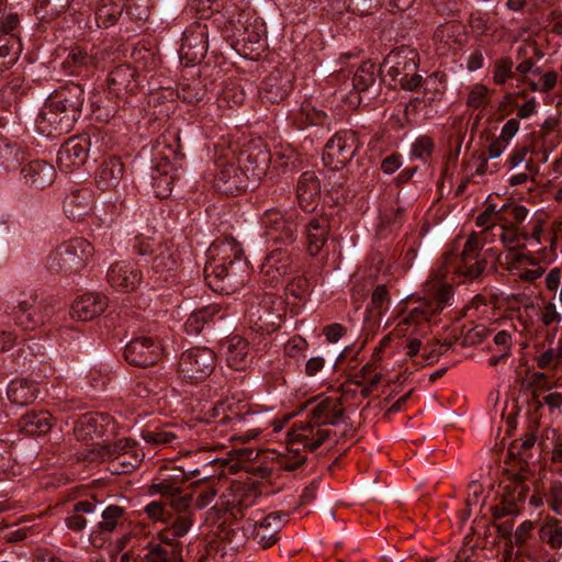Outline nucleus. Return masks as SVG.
I'll return each instance as SVG.
<instances>
[{
    "instance_id": "obj_11",
    "label": "nucleus",
    "mask_w": 562,
    "mask_h": 562,
    "mask_svg": "<svg viewBox=\"0 0 562 562\" xmlns=\"http://www.w3.org/2000/svg\"><path fill=\"white\" fill-rule=\"evenodd\" d=\"M216 356L207 347H193L182 352L179 360V375L181 379L198 383L207 378L215 369Z\"/></svg>"
},
{
    "instance_id": "obj_63",
    "label": "nucleus",
    "mask_w": 562,
    "mask_h": 562,
    "mask_svg": "<svg viewBox=\"0 0 562 562\" xmlns=\"http://www.w3.org/2000/svg\"><path fill=\"white\" fill-rule=\"evenodd\" d=\"M144 513L154 521H161L166 524L168 519V515L170 512H167L164 505L158 501H151L144 507Z\"/></svg>"
},
{
    "instance_id": "obj_10",
    "label": "nucleus",
    "mask_w": 562,
    "mask_h": 562,
    "mask_svg": "<svg viewBox=\"0 0 562 562\" xmlns=\"http://www.w3.org/2000/svg\"><path fill=\"white\" fill-rule=\"evenodd\" d=\"M204 274L214 291L229 294L241 288L249 278L247 260L237 259L231 265L205 263Z\"/></svg>"
},
{
    "instance_id": "obj_29",
    "label": "nucleus",
    "mask_w": 562,
    "mask_h": 562,
    "mask_svg": "<svg viewBox=\"0 0 562 562\" xmlns=\"http://www.w3.org/2000/svg\"><path fill=\"white\" fill-rule=\"evenodd\" d=\"M124 175L123 164L117 158L105 159L95 175V183L101 190H114Z\"/></svg>"
},
{
    "instance_id": "obj_30",
    "label": "nucleus",
    "mask_w": 562,
    "mask_h": 562,
    "mask_svg": "<svg viewBox=\"0 0 562 562\" xmlns=\"http://www.w3.org/2000/svg\"><path fill=\"white\" fill-rule=\"evenodd\" d=\"M225 357L228 367L234 370H243L250 363L249 346L240 336L228 338L225 344Z\"/></svg>"
},
{
    "instance_id": "obj_13",
    "label": "nucleus",
    "mask_w": 562,
    "mask_h": 562,
    "mask_svg": "<svg viewBox=\"0 0 562 562\" xmlns=\"http://www.w3.org/2000/svg\"><path fill=\"white\" fill-rule=\"evenodd\" d=\"M166 527L159 532L161 541L177 544V540L187 536L194 525L192 499L179 498L172 513L168 515Z\"/></svg>"
},
{
    "instance_id": "obj_51",
    "label": "nucleus",
    "mask_w": 562,
    "mask_h": 562,
    "mask_svg": "<svg viewBox=\"0 0 562 562\" xmlns=\"http://www.w3.org/2000/svg\"><path fill=\"white\" fill-rule=\"evenodd\" d=\"M103 53H87L81 49H74L69 55L68 59L75 66L86 67V68H100L102 66Z\"/></svg>"
},
{
    "instance_id": "obj_43",
    "label": "nucleus",
    "mask_w": 562,
    "mask_h": 562,
    "mask_svg": "<svg viewBox=\"0 0 562 562\" xmlns=\"http://www.w3.org/2000/svg\"><path fill=\"white\" fill-rule=\"evenodd\" d=\"M492 90L483 83H474L467 90L465 104L472 110L484 111L491 105Z\"/></svg>"
},
{
    "instance_id": "obj_40",
    "label": "nucleus",
    "mask_w": 562,
    "mask_h": 562,
    "mask_svg": "<svg viewBox=\"0 0 562 562\" xmlns=\"http://www.w3.org/2000/svg\"><path fill=\"white\" fill-rule=\"evenodd\" d=\"M142 438L156 447L175 448L180 442V436L171 428L147 427L142 430Z\"/></svg>"
},
{
    "instance_id": "obj_25",
    "label": "nucleus",
    "mask_w": 562,
    "mask_h": 562,
    "mask_svg": "<svg viewBox=\"0 0 562 562\" xmlns=\"http://www.w3.org/2000/svg\"><path fill=\"white\" fill-rule=\"evenodd\" d=\"M139 86L137 72L128 65H120L108 77L109 93L121 98L127 92H134Z\"/></svg>"
},
{
    "instance_id": "obj_26",
    "label": "nucleus",
    "mask_w": 562,
    "mask_h": 562,
    "mask_svg": "<svg viewBox=\"0 0 562 562\" xmlns=\"http://www.w3.org/2000/svg\"><path fill=\"white\" fill-rule=\"evenodd\" d=\"M533 398L539 406L547 405L550 409L562 407V393L549 385L548 378L542 372L532 375Z\"/></svg>"
},
{
    "instance_id": "obj_17",
    "label": "nucleus",
    "mask_w": 562,
    "mask_h": 562,
    "mask_svg": "<svg viewBox=\"0 0 562 562\" xmlns=\"http://www.w3.org/2000/svg\"><path fill=\"white\" fill-rule=\"evenodd\" d=\"M329 430L310 416L308 420L296 422L289 431V445L302 446L304 449L314 451L328 438Z\"/></svg>"
},
{
    "instance_id": "obj_34",
    "label": "nucleus",
    "mask_w": 562,
    "mask_h": 562,
    "mask_svg": "<svg viewBox=\"0 0 562 562\" xmlns=\"http://www.w3.org/2000/svg\"><path fill=\"white\" fill-rule=\"evenodd\" d=\"M40 390L33 380L15 379L7 387V395L15 405H27L38 396Z\"/></svg>"
},
{
    "instance_id": "obj_41",
    "label": "nucleus",
    "mask_w": 562,
    "mask_h": 562,
    "mask_svg": "<svg viewBox=\"0 0 562 562\" xmlns=\"http://www.w3.org/2000/svg\"><path fill=\"white\" fill-rule=\"evenodd\" d=\"M514 335H516V330L508 329H502L493 335L492 340L495 349L494 353L488 359L490 366H496L512 355Z\"/></svg>"
},
{
    "instance_id": "obj_22",
    "label": "nucleus",
    "mask_w": 562,
    "mask_h": 562,
    "mask_svg": "<svg viewBox=\"0 0 562 562\" xmlns=\"http://www.w3.org/2000/svg\"><path fill=\"white\" fill-rule=\"evenodd\" d=\"M89 140L87 137L69 138L58 150L59 168L67 171L72 167L83 165L88 157Z\"/></svg>"
},
{
    "instance_id": "obj_28",
    "label": "nucleus",
    "mask_w": 562,
    "mask_h": 562,
    "mask_svg": "<svg viewBox=\"0 0 562 562\" xmlns=\"http://www.w3.org/2000/svg\"><path fill=\"white\" fill-rule=\"evenodd\" d=\"M329 220L326 216L313 217L306 225L307 251L311 256L321 252L329 236Z\"/></svg>"
},
{
    "instance_id": "obj_39",
    "label": "nucleus",
    "mask_w": 562,
    "mask_h": 562,
    "mask_svg": "<svg viewBox=\"0 0 562 562\" xmlns=\"http://www.w3.org/2000/svg\"><path fill=\"white\" fill-rule=\"evenodd\" d=\"M326 113L317 110L312 101L305 100L297 110L291 114L292 122L301 130L312 125H321L326 121Z\"/></svg>"
},
{
    "instance_id": "obj_48",
    "label": "nucleus",
    "mask_w": 562,
    "mask_h": 562,
    "mask_svg": "<svg viewBox=\"0 0 562 562\" xmlns=\"http://www.w3.org/2000/svg\"><path fill=\"white\" fill-rule=\"evenodd\" d=\"M20 53L21 43L15 34L0 36V59H3L1 66H12L18 60Z\"/></svg>"
},
{
    "instance_id": "obj_3",
    "label": "nucleus",
    "mask_w": 562,
    "mask_h": 562,
    "mask_svg": "<svg viewBox=\"0 0 562 562\" xmlns=\"http://www.w3.org/2000/svg\"><path fill=\"white\" fill-rule=\"evenodd\" d=\"M116 423L106 413H88L82 415L74 427V434L78 440H91V447L81 452V458L89 461H105L131 454L134 463L130 462L132 467L138 464L144 453L136 450V442L128 438L116 440L112 445H104L95 441L103 437L113 436L116 432Z\"/></svg>"
},
{
    "instance_id": "obj_19",
    "label": "nucleus",
    "mask_w": 562,
    "mask_h": 562,
    "mask_svg": "<svg viewBox=\"0 0 562 562\" xmlns=\"http://www.w3.org/2000/svg\"><path fill=\"white\" fill-rule=\"evenodd\" d=\"M143 273L133 260L117 261L108 270V281L119 291H134L142 282Z\"/></svg>"
},
{
    "instance_id": "obj_18",
    "label": "nucleus",
    "mask_w": 562,
    "mask_h": 562,
    "mask_svg": "<svg viewBox=\"0 0 562 562\" xmlns=\"http://www.w3.org/2000/svg\"><path fill=\"white\" fill-rule=\"evenodd\" d=\"M257 515L250 518L254 521V539L261 549H268L279 540L278 532L284 526L286 515L280 512L270 513L263 518H257Z\"/></svg>"
},
{
    "instance_id": "obj_42",
    "label": "nucleus",
    "mask_w": 562,
    "mask_h": 562,
    "mask_svg": "<svg viewBox=\"0 0 562 562\" xmlns=\"http://www.w3.org/2000/svg\"><path fill=\"white\" fill-rule=\"evenodd\" d=\"M125 510L117 505H109L101 512V520L97 529L101 533H110L123 526Z\"/></svg>"
},
{
    "instance_id": "obj_59",
    "label": "nucleus",
    "mask_w": 562,
    "mask_h": 562,
    "mask_svg": "<svg viewBox=\"0 0 562 562\" xmlns=\"http://www.w3.org/2000/svg\"><path fill=\"white\" fill-rule=\"evenodd\" d=\"M544 437L543 448L551 449L553 462L562 463V434L555 429H546Z\"/></svg>"
},
{
    "instance_id": "obj_5",
    "label": "nucleus",
    "mask_w": 562,
    "mask_h": 562,
    "mask_svg": "<svg viewBox=\"0 0 562 562\" xmlns=\"http://www.w3.org/2000/svg\"><path fill=\"white\" fill-rule=\"evenodd\" d=\"M268 157L266 154H249L239 158L238 164L233 161L221 165L214 180V187L224 194H236L255 188L267 175Z\"/></svg>"
},
{
    "instance_id": "obj_20",
    "label": "nucleus",
    "mask_w": 562,
    "mask_h": 562,
    "mask_svg": "<svg viewBox=\"0 0 562 562\" xmlns=\"http://www.w3.org/2000/svg\"><path fill=\"white\" fill-rule=\"evenodd\" d=\"M254 415L247 402L235 397L220 402L212 409L213 422L221 425H237Z\"/></svg>"
},
{
    "instance_id": "obj_55",
    "label": "nucleus",
    "mask_w": 562,
    "mask_h": 562,
    "mask_svg": "<svg viewBox=\"0 0 562 562\" xmlns=\"http://www.w3.org/2000/svg\"><path fill=\"white\" fill-rule=\"evenodd\" d=\"M20 156L21 153L16 145H0V160L5 170L11 171L16 169L23 160V157Z\"/></svg>"
},
{
    "instance_id": "obj_38",
    "label": "nucleus",
    "mask_w": 562,
    "mask_h": 562,
    "mask_svg": "<svg viewBox=\"0 0 562 562\" xmlns=\"http://www.w3.org/2000/svg\"><path fill=\"white\" fill-rule=\"evenodd\" d=\"M98 504L91 501H80L74 505V508L65 518L68 529L79 532L82 531L91 521L89 516H95Z\"/></svg>"
},
{
    "instance_id": "obj_4",
    "label": "nucleus",
    "mask_w": 562,
    "mask_h": 562,
    "mask_svg": "<svg viewBox=\"0 0 562 562\" xmlns=\"http://www.w3.org/2000/svg\"><path fill=\"white\" fill-rule=\"evenodd\" d=\"M83 100V91L79 86L49 95L36 119L38 133L46 137L69 133L80 115Z\"/></svg>"
},
{
    "instance_id": "obj_16",
    "label": "nucleus",
    "mask_w": 562,
    "mask_h": 562,
    "mask_svg": "<svg viewBox=\"0 0 562 562\" xmlns=\"http://www.w3.org/2000/svg\"><path fill=\"white\" fill-rule=\"evenodd\" d=\"M207 52V27L202 23H193L183 31L180 57L187 64L200 63Z\"/></svg>"
},
{
    "instance_id": "obj_56",
    "label": "nucleus",
    "mask_w": 562,
    "mask_h": 562,
    "mask_svg": "<svg viewBox=\"0 0 562 562\" xmlns=\"http://www.w3.org/2000/svg\"><path fill=\"white\" fill-rule=\"evenodd\" d=\"M121 9L117 5H109L106 2L102 3L95 11V22L99 27H109L113 25Z\"/></svg>"
},
{
    "instance_id": "obj_57",
    "label": "nucleus",
    "mask_w": 562,
    "mask_h": 562,
    "mask_svg": "<svg viewBox=\"0 0 562 562\" xmlns=\"http://www.w3.org/2000/svg\"><path fill=\"white\" fill-rule=\"evenodd\" d=\"M514 63L509 57H502L494 64L493 81L496 85H504L514 76Z\"/></svg>"
},
{
    "instance_id": "obj_33",
    "label": "nucleus",
    "mask_w": 562,
    "mask_h": 562,
    "mask_svg": "<svg viewBox=\"0 0 562 562\" xmlns=\"http://www.w3.org/2000/svg\"><path fill=\"white\" fill-rule=\"evenodd\" d=\"M53 426V419L48 412H30L23 415L18 427L26 436L46 435Z\"/></svg>"
},
{
    "instance_id": "obj_6",
    "label": "nucleus",
    "mask_w": 562,
    "mask_h": 562,
    "mask_svg": "<svg viewBox=\"0 0 562 562\" xmlns=\"http://www.w3.org/2000/svg\"><path fill=\"white\" fill-rule=\"evenodd\" d=\"M260 497L254 485L240 482L232 483L217 498L216 503L205 513L204 522L215 525L227 521V516L237 519L244 512L255 506Z\"/></svg>"
},
{
    "instance_id": "obj_50",
    "label": "nucleus",
    "mask_w": 562,
    "mask_h": 562,
    "mask_svg": "<svg viewBox=\"0 0 562 562\" xmlns=\"http://www.w3.org/2000/svg\"><path fill=\"white\" fill-rule=\"evenodd\" d=\"M175 177L167 169H156L151 173V186L154 194L164 199L171 194Z\"/></svg>"
},
{
    "instance_id": "obj_49",
    "label": "nucleus",
    "mask_w": 562,
    "mask_h": 562,
    "mask_svg": "<svg viewBox=\"0 0 562 562\" xmlns=\"http://www.w3.org/2000/svg\"><path fill=\"white\" fill-rule=\"evenodd\" d=\"M72 0H37L35 5L36 15L42 19H54L64 13Z\"/></svg>"
},
{
    "instance_id": "obj_36",
    "label": "nucleus",
    "mask_w": 562,
    "mask_h": 562,
    "mask_svg": "<svg viewBox=\"0 0 562 562\" xmlns=\"http://www.w3.org/2000/svg\"><path fill=\"white\" fill-rule=\"evenodd\" d=\"M342 415V407L335 398H325L311 408V417L324 428L335 425Z\"/></svg>"
},
{
    "instance_id": "obj_46",
    "label": "nucleus",
    "mask_w": 562,
    "mask_h": 562,
    "mask_svg": "<svg viewBox=\"0 0 562 562\" xmlns=\"http://www.w3.org/2000/svg\"><path fill=\"white\" fill-rule=\"evenodd\" d=\"M176 544L161 541L150 544L144 554L146 562H180L173 547Z\"/></svg>"
},
{
    "instance_id": "obj_54",
    "label": "nucleus",
    "mask_w": 562,
    "mask_h": 562,
    "mask_svg": "<svg viewBox=\"0 0 562 562\" xmlns=\"http://www.w3.org/2000/svg\"><path fill=\"white\" fill-rule=\"evenodd\" d=\"M19 15L7 7V0H0V32L10 36L18 29Z\"/></svg>"
},
{
    "instance_id": "obj_60",
    "label": "nucleus",
    "mask_w": 562,
    "mask_h": 562,
    "mask_svg": "<svg viewBox=\"0 0 562 562\" xmlns=\"http://www.w3.org/2000/svg\"><path fill=\"white\" fill-rule=\"evenodd\" d=\"M540 321L546 327H552L555 331L562 322V315L558 312L553 302H547L540 311Z\"/></svg>"
},
{
    "instance_id": "obj_21",
    "label": "nucleus",
    "mask_w": 562,
    "mask_h": 562,
    "mask_svg": "<svg viewBox=\"0 0 562 562\" xmlns=\"http://www.w3.org/2000/svg\"><path fill=\"white\" fill-rule=\"evenodd\" d=\"M106 306V296L100 293H87L78 296L72 302L70 316L74 319L86 322L99 316Z\"/></svg>"
},
{
    "instance_id": "obj_8",
    "label": "nucleus",
    "mask_w": 562,
    "mask_h": 562,
    "mask_svg": "<svg viewBox=\"0 0 562 562\" xmlns=\"http://www.w3.org/2000/svg\"><path fill=\"white\" fill-rule=\"evenodd\" d=\"M94 248L90 241L77 237L55 248L46 259V268L65 276L79 273L90 261Z\"/></svg>"
},
{
    "instance_id": "obj_24",
    "label": "nucleus",
    "mask_w": 562,
    "mask_h": 562,
    "mask_svg": "<svg viewBox=\"0 0 562 562\" xmlns=\"http://www.w3.org/2000/svg\"><path fill=\"white\" fill-rule=\"evenodd\" d=\"M12 317L14 324L22 330H32L44 322L41 306L32 295L19 301L12 312Z\"/></svg>"
},
{
    "instance_id": "obj_23",
    "label": "nucleus",
    "mask_w": 562,
    "mask_h": 562,
    "mask_svg": "<svg viewBox=\"0 0 562 562\" xmlns=\"http://www.w3.org/2000/svg\"><path fill=\"white\" fill-rule=\"evenodd\" d=\"M244 251L240 244L233 237L216 239L207 249L206 263L221 267L231 265L232 261L244 259Z\"/></svg>"
},
{
    "instance_id": "obj_53",
    "label": "nucleus",
    "mask_w": 562,
    "mask_h": 562,
    "mask_svg": "<svg viewBox=\"0 0 562 562\" xmlns=\"http://www.w3.org/2000/svg\"><path fill=\"white\" fill-rule=\"evenodd\" d=\"M286 450V453L280 456L278 464L285 471H294L305 462L306 457L300 452L299 446L288 443Z\"/></svg>"
},
{
    "instance_id": "obj_9",
    "label": "nucleus",
    "mask_w": 562,
    "mask_h": 562,
    "mask_svg": "<svg viewBox=\"0 0 562 562\" xmlns=\"http://www.w3.org/2000/svg\"><path fill=\"white\" fill-rule=\"evenodd\" d=\"M375 64L363 61L355 72L340 71L336 76L338 81V92L340 98L346 99L352 106H358L362 102L361 93L369 90L376 80Z\"/></svg>"
},
{
    "instance_id": "obj_32",
    "label": "nucleus",
    "mask_w": 562,
    "mask_h": 562,
    "mask_svg": "<svg viewBox=\"0 0 562 562\" xmlns=\"http://www.w3.org/2000/svg\"><path fill=\"white\" fill-rule=\"evenodd\" d=\"M321 192L319 181L313 171H305L301 175L296 189V196L300 206L304 211L314 209V202Z\"/></svg>"
},
{
    "instance_id": "obj_44",
    "label": "nucleus",
    "mask_w": 562,
    "mask_h": 562,
    "mask_svg": "<svg viewBox=\"0 0 562 562\" xmlns=\"http://www.w3.org/2000/svg\"><path fill=\"white\" fill-rule=\"evenodd\" d=\"M539 539L546 542L551 549L559 550L562 548V526L555 518L546 519L539 530Z\"/></svg>"
},
{
    "instance_id": "obj_45",
    "label": "nucleus",
    "mask_w": 562,
    "mask_h": 562,
    "mask_svg": "<svg viewBox=\"0 0 562 562\" xmlns=\"http://www.w3.org/2000/svg\"><path fill=\"white\" fill-rule=\"evenodd\" d=\"M499 224H506V226H518L526 220L528 215V209L517 203H505L501 209L497 210Z\"/></svg>"
},
{
    "instance_id": "obj_61",
    "label": "nucleus",
    "mask_w": 562,
    "mask_h": 562,
    "mask_svg": "<svg viewBox=\"0 0 562 562\" xmlns=\"http://www.w3.org/2000/svg\"><path fill=\"white\" fill-rule=\"evenodd\" d=\"M529 231L524 232L528 236L527 245L537 246L541 244V237L544 232V222L541 218H532L529 223Z\"/></svg>"
},
{
    "instance_id": "obj_52",
    "label": "nucleus",
    "mask_w": 562,
    "mask_h": 562,
    "mask_svg": "<svg viewBox=\"0 0 562 562\" xmlns=\"http://www.w3.org/2000/svg\"><path fill=\"white\" fill-rule=\"evenodd\" d=\"M434 148V140L427 135H422L412 144L411 158L426 162L431 157Z\"/></svg>"
},
{
    "instance_id": "obj_47",
    "label": "nucleus",
    "mask_w": 562,
    "mask_h": 562,
    "mask_svg": "<svg viewBox=\"0 0 562 562\" xmlns=\"http://www.w3.org/2000/svg\"><path fill=\"white\" fill-rule=\"evenodd\" d=\"M217 312L216 306H206L192 312L184 323L186 331L189 335H198Z\"/></svg>"
},
{
    "instance_id": "obj_2",
    "label": "nucleus",
    "mask_w": 562,
    "mask_h": 562,
    "mask_svg": "<svg viewBox=\"0 0 562 562\" xmlns=\"http://www.w3.org/2000/svg\"><path fill=\"white\" fill-rule=\"evenodd\" d=\"M261 229L268 243L281 245L269 250L260 267L261 282L276 288L283 282L290 270V257L283 246L295 239L297 223L293 213L283 214L277 209H269L261 216Z\"/></svg>"
},
{
    "instance_id": "obj_14",
    "label": "nucleus",
    "mask_w": 562,
    "mask_h": 562,
    "mask_svg": "<svg viewBox=\"0 0 562 562\" xmlns=\"http://www.w3.org/2000/svg\"><path fill=\"white\" fill-rule=\"evenodd\" d=\"M167 345L153 337L139 336L124 348V358L134 366L146 367L157 363L165 355Z\"/></svg>"
},
{
    "instance_id": "obj_31",
    "label": "nucleus",
    "mask_w": 562,
    "mask_h": 562,
    "mask_svg": "<svg viewBox=\"0 0 562 562\" xmlns=\"http://www.w3.org/2000/svg\"><path fill=\"white\" fill-rule=\"evenodd\" d=\"M490 243L498 240L506 249L516 250L527 245L528 236L518 226L495 225L490 231Z\"/></svg>"
},
{
    "instance_id": "obj_1",
    "label": "nucleus",
    "mask_w": 562,
    "mask_h": 562,
    "mask_svg": "<svg viewBox=\"0 0 562 562\" xmlns=\"http://www.w3.org/2000/svg\"><path fill=\"white\" fill-rule=\"evenodd\" d=\"M495 205H490L476 218V225L482 227L481 237L475 233L467 239L461 255L448 252L443 259V267L438 274L426 284L428 297L406 302L395 327L397 336H425L436 323L438 314L448 304L451 296V286L445 280V274H458L467 280L479 278L486 268V260L482 257L481 243L488 244L492 236L490 231L501 225Z\"/></svg>"
},
{
    "instance_id": "obj_62",
    "label": "nucleus",
    "mask_w": 562,
    "mask_h": 562,
    "mask_svg": "<svg viewBox=\"0 0 562 562\" xmlns=\"http://www.w3.org/2000/svg\"><path fill=\"white\" fill-rule=\"evenodd\" d=\"M512 488L513 491L509 502L515 504L524 503L530 492L529 484L521 476H518V479L513 483Z\"/></svg>"
},
{
    "instance_id": "obj_35",
    "label": "nucleus",
    "mask_w": 562,
    "mask_h": 562,
    "mask_svg": "<svg viewBox=\"0 0 562 562\" xmlns=\"http://www.w3.org/2000/svg\"><path fill=\"white\" fill-rule=\"evenodd\" d=\"M512 272L520 280L526 282H535L544 273V268L535 262L529 256L518 252L513 255L510 263Z\"/></svg>"
},
{
    "instance_id": "obj_58",
    "label": "nucleus",
    "mask_w": 562,
    "mask_h": 562,
    "mask_svg": "<svg viewBox=\"0 0 562 562\" xmlns=\"http://www.w3.org/2000/svg\"><path fill=\"white\" fill-rule=\"evenodd\" d=\"M151 488L154 493L160 494L161 496L169 498L171 507L176 506V501H178L179 498L192 499V495L183 494L179 487L168 482H160L154 484Z\"/></svg>"
},
{
    "instance_id": "obj_7",
    "label": "nucleus",
    "mask_w": 562,
    "mask_h": 562,
    "mask_svg": "<svg viewBox=\"0 0 562 562\" xmlns=\"http://www.w3.org/2000/svg\"><path fill=\"white\" fill-rule=\"evenodd\" d=\"M418 65V52L415 48L402 46L387 54L380 66V71L403 89L415 91L423 80L422 75L417 74Z\"/></svg>"
},
{
    "instance_id": "obj_37",
    "label": "nucleus",
    "mask_w": 562,
    "mask_h": 562,
    "mask_svg": "<svg viewBox=\"0 0 562 562\" xmlns=\"http://www.w3.org/2000/svg\"><path fill=\"white\" fill-rule=\"evenodd\" d=\"M22 175L32 186L44 188L53 183L55 169L43 160H35L23 167Z\"/></svg>"
},
{
    "instance_id": "obj_27",
    "label": "nucleus",
    "mask_w": 562,
    "mask_h": 562,
    "mask_svg": "<svg viewBox=\"0 0 562 562\" xmlns=\"http://www.w3.org/2000/svg\"><path fill=\"white\" fill-rule=\"evenodd\" d=\"M93 204V194L90 189L71 190L64 200V212L71 220H79L88 214Z\"/></svg>"
},
{
    "instance_id": "obj_12",
    "label": "nucleus",
    "mask_w": 562,
    "mask_h": 562,
    "mask_svg": "<svg viewBox=\"0 0 562 562\" xmlns=\"http://www.w3.org/2000/svg\"><path fill=\"white\" fill-rule=\"evenodd\" d=\"M357 150L356 133L352 131H339L326 143L322 160L328 169L340 170L352 159Z\"/></svg>"
},
{
    "instance_id": "obj_64",
    "label": "nucleus",
    "mask_w": 562,
    "mask_h": 562,
    "mask_svg": "<svg viewBox=\"0 0 562 562\" xmlns=\"http://www.w3.org/2000/svg\"><path fill=\"white\" fill-rule=\"evenodd\" d=\"M562 352L553 348H549L537 357V364L541 369L557 366L561 362Z\"/></svg>"
},
{
    "instance_id": "obj_15",
    "label": "nucleus",
    "mask_w": 562,
    "mask_h": 562,
    "mask_svg": "<svg viewBox=\"0 0 562 562\" xmlns=\"http://www.w3.org/2000/svg\"><path fill=\"white\" fill-rule=\"evenodd\" d=\"M178 267V254L172 244H161L156 249L150 269L149 278L154 279L151 286H159L162 283L175 282V271Z\"/></svg>"
}]
</instances>
